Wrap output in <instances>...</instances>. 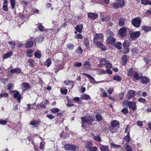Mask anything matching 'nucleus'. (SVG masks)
<instances>
[{
    "label": "nucleus",
    "instance_id": "3c124183",
    "mask_svg": "<svg viewBox=\"0 0 151 151\" xmlns=\"http://www.w3.org/2000/svg\"><path fill=\"white\" fill-rule=\"evenodd\" d=\"M66 46L70 50H73L74 47V45L72 43H70L67 45Z\"/></svg>",
    "mask_w": 151,
    "mask_h": 151
},
{
    "label": "nucleus",
    "instance_id": "f257e3e1",
    "mask_svg": "<svg viewBox=\"0 0 151 151\" xmlns=\"http://www.w3.org/2000/svg\"><path fill=\"white\" fill-rule=\"evenodd\" d=\"M81 120L83 122L87 123L89 125H91L94 120L93 116H86V117H82Z\"/></svg>",
    "mask_w": 151,
    "mask_h": 151
},
{
    "label": "nucleus",
    "instance_id": "a18cd8bd",
    "mask_svg": "<svg viewBox=\"0 0 151 151\" xmlns=\"http://www.w3.org/2000/svg\"><path fill=\"white\" fill-rule=\"evenodd\" d=\"M135 71H134L133 70L132 68L129 69V70L128 71L127 75L129 76H132L133 73Z\"/></svg>",
    "mask_w": 151,
    "mask_h": 151
},
{
    "label": "nucleus",
    "instance_id": "412c9836",
    "mask_svg": "<svg viewBox=\"0 0 151 151\" xmlns=\"http://www.w3.org/2000/svg\"><path fill=\"white\" fill-rule=\"evenodd\" d=\"M34 55L36 58H40L41 57V51L39 50H37L35 53Z\"/></svg>",
    "mask_w": 151,
    "mask_h": 151
},
{
    "label": "nucleus",
    "instance_id": "79ce46f5",
    "mask_svg": "<svg viewBox=\"0 0 151 151\" xmlns=\"http://www.w3.org/2000/svg\"><path fill=\"white\" fill-rule=\"evenodd\" d=\"M51 60L50 59H47L45 62V64L47 67H48L51 64Z\"/></svg>",
    "mask_w": 151,
    "mask_h": 151
},
{
    "label": "nucleus",
    "instance_id": "b1692460",
    "mask_svg": "<svg viewBox=\"0 0 151 151\" xmlns=\"http://www.w3.org/2000/svg\"><path fill=\"white\" fill-rule=\"evenodd\" d=\"M7 3V1H4V3L3 9L5 11H7L8 10Z\"/></svg>",
    "mask_w": 151,
    "mask_h": 151
},
{
    "label": "nucleus",
    "instance_id": "ddd939ff",
    "mask_svg": "<svg viewBox=\"0 0 151 151\" xmlns=\"http://www.w3.org/2000/svg\"><path fill=\"white\" fill-rule=\"evenodd\" d=\"M88 16L89 18H91L93 20L97 19L98 17L97 14L93 13H88Z\"/></svg>",
    "mask_w": 151,
    "mask_h": 151
},
{
    "label": "nucleus",
    "instance_id": "20e7f679",
    "mask_svg": "<svg viewBox=\"0 0 151 151\" xmlns=\"http://www.w3.org/2000/svg\"><path fill=\"white\" fill-rule=\"evenodd\" d=\"M130 37L132 40H135L136 38L139 37L140 35L139 31L133 32L130 31L129 32Z\"/></svg>",
    "mask_w": 151,
    "mask_h": 151
},
{
    "label": "nucleus",
    "instance_id": "6ab92c4d",
    "mask_svg": "<svg viewBox=\"0 0 151 151\" xmlns=\"http://www.w3.org/2000/svg\"><path fill=\"white\" fill-rule=\"evenodd\" d=\"M141 79V82L143 84L147 83L149 81V78L146 77H142Z\"/></svg>",
    "mask_w": 151,
    "mask_h": 151
},
{
    "label": "nucleus",
    "instance_id": "9b49d317",
    "mask_svg": "<svg viewBox=\"0 0 151 151\" xmlns=\"http://www.w3.org/2000/svg\"><path fill=\"white\" fill-rule=\"evenodd\" d=\"M14 97L16 98L18 102L19 103H20L21 95L18 91H16L14 93Z\"/></svg>",
    "mask_w": 151,
    "mask_h": 151
},
{
    "label": "nucleus",
    "instance_id": "2eb2a0df",
    "mask_svg": "<svg viewBox=\"0 0 151 151\" xmlns=\"http://www.w3.org/2000/svg\"><path fill=\"white\" fill-rule=\"evenodd\" d=\"M22 71V69L19 68L12 69L11 70L8 71V73H20Z\"/></svg>",
    "mask_w": 151,
    "mask_h": 151
},
{
    "label": "nucleus",
    "instance_id": "09e8293b",
    "mask_svg": "<svg viewBox=\"0 0 151 151\" xmlns=\"http://www.w3.org/2000/svg\"><path fill=\"white\" fill-rule=\"evenodd\" d=\"M122 44L120 42H118L116 43L115 45L116 47L119 49L122 48Z\"/></svg>",
    "mask_w": 151,
    "mask_h": 151
},
{
    "label": "nucleus",
    "instance_id": "dca6fc26",
    "mask_svg": "<svg viewBox=\"0 0 151 151\" xmlns=\"http://www.w3.org/2000/svg\"><path fill=\"white\" fill-rule=\"evenodd\" d=\"M9 94L7 92L4 91H2L1 93H0V99L2 98H8Z\"/></svg>",
    "mask_w": 151,
    "mask_h": 151
},
{
    "label": "nucleus",
    "instance_id": "6e6552de",
    "mask_svg": "<svg viewBox=\"0 0 151 151\" xmlns=\"http://www.w3.org/2000/svg\"><path fill=\"white\" fill-rule=\"evenodd\" d=\"M93 43L97 46L100 48L102 50L105 51L106 50V48L105 46L102 44V43L100 42L96 41L94 42Z\"/></svg>",
    "mask_w": 151,
    "mask_h": 151
},
{
    "label": "nucleus",
    "instance_id": "338daca9",
    "mask_svg": "<svg viewBox=\"0 0 151 151\" xmlns=\"http://www.w3.org/2000/svg\"><path fill=\"white\" fill-rule=\"evenodd\" d=\"M97 150V148L95 146L91 147L88 151H96Z\"/></svg>",
    "mask_w": 151,
    "mask_h": 151
},
{
    "label": "nucleus",
    "instance_id": "e2e57ef3",
    "mask_svg": "<svg viewBox=\"0 0 151 151\" xmlns=\"http://www.w3.org/2000/svg\"><path fill=\"white\" fill-rule=\"evenodd\" d=\"M60 91L62 93L64 94H66L67 93L68 90L66 89H63L61 88Z\"/></svg>",
    "mask_w": 151,
    "mask_h": 151
},
{
    "label": "nucleus",
    "instance_id": "423d86ee",
    "mask_svg": "<svg viewBox=\"0 0 151 151\" xmlns=\"http://www.w3.org/2000/svg\"><path fill=\"white\" fill-rule=\"evenodd\" d=\"M126 28L125 27H122L120 28L119 31V35L122 37H124L126 36Z\"/></svg>",
    "mask_w": 151,
    "mask_h": 151
},
{
    "label": "nucleus",
    "instance_id": "5701e85b",
    "mask_svg": "<svg viewBox=\"0 0 151 151\" xmlns=\"http://www.w3.org/2000/svg\"><path fill=\"white\" fill-rule=\"evenodd\" d=\"M33 51L31 49H28L26 51L27 56L29 58L31 57L33 55Z\"/></svg>",
    "mask_w": 151,
    "mask_h": 151
},
{
    "label": "nucleus",
    "instance_id": "13d9d810",
    "mask_svg": "<svg viewBox=\"0 0 151 151\" xmlns=\"http://www.w3.org/2000/svg\"><path fill=\"white\" fill-rule=\"evenodd\" d=\"M113 80L117 81H119L121 80L120 77L119 76H115L113 78Z\"/></svg>",
    "mask_w": 151,
    "mask_h": 151
},
{
    "label": "nucleus",
    "instance_id": "0eeeda50",
    "mask_svg": "<svg viewBox=\"0 0 151 151\" xmlns=\"http://www.w3.org/2000/svg\"><path fill=\"white\" fill-rule=\"evenodd\" d=\"M20 87L23 90H27L30 88V86L28 83L23 82L21 84Z\"/></svg>",
    "mask_w": 151,
    "mask_h": 151
},
{
    "label": "nucleus",
    "instance_id": "c85d7f7f",
    "mask_svg": "<svg viewBox=\"0 0 151 151\" xmlns=\"http://www.w3.org/2000/svg\"><path fill=\"white\" fill-rule=\"evenodd\" d=\"M33 42L32 41H30L27 43L25 45V47L26 48L30 47L33 45Z\"/></svg>",
    "mask_w": 151,
    "mask_h": 151
},
{
    "label": "nucleus",
    "instance_id": "0e129e2a",
    "mask_svg": "<svg viewBox=\"0 0 151 151\" xmlns=\"http://www.w3.org/2000/svg\"><path fill=\"white\" fill-rule=\"evenodd\" d=\"M130 108H131L133 110H134L136 108V104H128Z\"/></svg>",
    "mask_w": 151,
    "mask_h": 151
},
{
    "label": "nucleus",
    "instance_id": "58836bf2",
    "mask_svg": "<svg viewBox=\"0 0 151 151\" xmlns=\"http://www.w3.org/2000/svg\"><path fill=\"white\" fill-rule=\"evenodd\" d=\"M14 84L13 83H9L7 86V90H10L13 89L14 88Z\"/></svg>",
    "mask_w": 151,
    "mask_h": 151
},
{
    "label": "nucleus",
    "instance_id": "a211bd4d",
    "mask_svg": "<svg viewBox=\"0 0 151 151\" xmlns=\"http://www.w3.org/2000/svg\"><path fill=\"white\" fill-rule=\"evenodd\" d=\"M83 28V25H77L75 27L76 30L79 33L82 32V30Z\"/></svg>",
    "mask_w": 151,
    "mask_h": 151
},
{
    "label": "nucleus",
    "instance_id": "1a4fd4ad",
    "mask_svg": "<svg viewBox=\"0 0 151 151\" xmlns=\"http://www.w3.org/2000/svg\"><path fill=\"white\" fill-rule=\"evenodd\" d=\"M116 42V39L115 38L112 37H107L106 40V42L108 44H114Z\"/></svg>",
    "mask_w": 151,
    "mask_h": 151
},
{
    "label": "nucleus",
    "instance_id": "4d7b16f0",
    "mask_svg": "<svg viewBox=\"0 0 151 151\" xmlns=\"http://www.w3.org/2000/svg\"><path fill=\"white\" fill-rule=\"evenodd\" d=\"M10 3L12 6V8L13 9H14L15 4V0H11Z\"/></svg>",
    "mask_w": 151,
    "mask_h": 151
},
{
    "label": "nucleus",
    "instance_id": "5fc2aeb1",
    "mask_svg": "<svg viewBox=\"0 0 151 151\" xmlns=\"http://www.w3.org/2000/svg\"><path fill=\"white\" fill-rule=\"evenodd\" d=\"M96 118L97 120L98 121H100L102 119V117L99 114H97L96 115Z\"/></svg>",
    "mask_w": 151,
    "mask_h": 151
},
{
    "label": "nucleus",
    "instance_id": "f8f14e48",
    "mask_svg": "<svg viewBox=\"0 0 151 151\" xmlns=\"http://www.w3.org/2000/svg\"><path fill=\"white\" fill-rule=\"evenodd\" d=\"M103 38V35L101 34H96L95 37L93 38V41H98V40H100Z\"/></svg>",
    "mask_w": 151,
    "mask_h": 151
},
{
    "label": "nucleus",
    "instance_id": "cd10ccee",
    "mask_svg": "<svg viewBox=\"0 0 151 151\" xmlns=\"http://www.w3.org/2000/svg\"><path fill=\"white\" fill-rule=\"evenodd\" d=\"M142 29L145 32L151 30V27L146 26H143L142 27Z\"/></svg>",
    "mask_w": 151,
    "mask_h": 151
},
{
    "label": "nucleus",
    "instance_id": "680f3d73",
    "mask_svg": "<svg viewBox=\"0 0 151 151\" xmlns=\"http://www.w3.org/2000/svg\"><path fill=\"white\" fill-rule=\"evenodd\" d=\"M76 52L78 53H81L83 52V50L80 47H79L76 50Z\"/></svg>",
    "mask_w": 151,
    "mask_h": 151
},
{
    "label": "nucleus",
    "instance_id": "e433bc0d",
    "mask_svg": "<svg viewBox=\"0 0 151 151\" xmlns=\"http://www.w3.org/2000/svg\"><path fill=\"white\" fill-rule=\"evenodd\" d=\"M83 65L86 68H90L91 67L90 63L89 61H86L85 62Z\"/></svg>",
    "mask_w": 151,
    "mask_h": 151
},
{
    "label": "nucleus",
    "instance_id": "49530a36",
    "mask_svg": "<svg viewBox=\"0 0 151 151\" xmlns=\"http://www.w3.org/2000/svg\"><path fill=\"white\" fill-rule=\"evenodd\" d=\"M111 5L115 9H117L120 7L117 3L114 2L111 4Z\"/></svg>",
    "mask_w": 151,
    "mask_h": 151
},
{
    "label": "nucleus",
    "instance_id": "bb28decb",
    "mask_svg": "<svg viewBox=\"0 0 151 151\" xmlns=\"http://www.w3.org/2000/svg\"><path fill=\"white\" fill-rule=\"evenodd\" d=\"M141 3L145 5H150L151 4V2L148 0H141Z\"/></svg>",
    "mask_w": 151,
    "mask_h": 151
},
{
    "label": "nucleus",
    "instance_id": "473e14b6",
    "mask_svg": "<svg viewBox=\"0 0 151 151\" xmlns=\"http://www.w3.org/2000/svg\"><path fill=\"white\" fill-rule=\"evenodd\" d=\"M99 90L103 94V97H106L107 96V94L104 89L102 88H99Z\"/></svg>",
    "mask_w": 151,
    "mask_h": 151
},
{
    "label": "nucleus",
    "instance_id": "6e6d98bb",
    "mask_svg": "<svg viewBox=\"0 0 151 151\" xmlns=\"http://www.w3.org/2000/svg\"><path fill=\"white\" fill-rule=\"evenodd\" d=\"M110 145L114 148H119L121 147V145H117L113 143H110Z\"/></svg>",
    "mask_w": 151,
    "mask_h": 151
},
{
    "label": "nucleus",
    "instance_id": "2f4dec72",
    "mask_svg": "<svg viewBox=\"0 0 151 151\" xmlns=\"http://www.w3.org/2000/svg\"><path fill=\"white\" fill-rule=\"evenodd\" d=\"M129 42L128 40H125L123 43V46L124 47H128L129 46Z\"/></svg>",
    "mask_w": 151,
    "mask_h": 151
},
{
    "label": "nucleus",
    "instance_id": "c03bdc74",
    "mask_svg": "<svg viewBox=\"0 0 151 151\" xmlns=\"http://www.w3.org/2000/svg\"><path fill=\"white\" fill-rule=\"evenodd\" d=\"M132 52L133 55H136V54H138V51L137 48H133L131 50Z\"/></svg>",
    "mask_w": 151,
    "mask_h": 151
},
{
    "label": "nucleus",
    "instance_id": "8fccbe9b",
    "mask_svg": "<svg viewBox=\"0 0 151 151\" xmlns=\"http://www.w3.org/2000/svg\"><path fill=\"white\" fill-rule=\"evenodd\" d=\"M122 60L123 61V64L125 65L126 64L127 60V58L126 56H124L122 58Z\"/></svg>",
    "mask_w": 151,
    "mask_h": 151
},
{
    "label": "nucleus",
    "instance_id": "aec40b11",
    "mask_svg": "<svg viewBox=\"0 0 151 151\" xmlns=\"http://www.w3.org/2000/svg\"><path fill=\"white\" fill-rule=\"evenodd\" d=\"M106 36L107 37H114V34L110 29H108L107 32Z\"/></svg>",
    "mask_w": 151,
    "mask_h": 151
},
{
    "label": "nucleus",
    "instance_id": "a19ab883",
    "mask_svg": "<svg viewBox=\"0 0 151 151\" xmlns=\"http://www.w3.org/2000/svg\"><path fill=\"white\" fill-rule=\"evenodd\" d=\"M84 45L85 47L88 49L89 48V42L87 39H85L84 40Z\"/></svg>",
    "mask_w": 151,
    "mask_h": 151
},
{
    "label": "nucleus",
    "instance_id": "39448f33",
    "mask_svg": "<svg viewBox=\"0 0 151 151\" xmlns=\"http://www.w3.org/2000/svg\"><path fill=\"white\" fill-rule=\"evenodd\" d=\"M82 74L83 76H86L89 79H90V80H89V81L91 83H92L94 84L95 83H98L100 82L99 81L96 82L95 81L94 78L92 76H91L90 75L86 73H83Z\"/></svg>",
    "mask_w": 151,
    "mask_h": 151
},
{
    "label": "nucleus",
    "instance_id": "72a5a7b5",
    "mask_svg": "<svg viewBox=\"0 0 151 151\" xmlns=\"http://www.w3.org/2000/svg\"><path fill=\"white\" fill-rule=\"evenodd\" d=\"M39 122L38 121H32L30 123V124L36 126H37L39 124Z\"/></svg>",
    "mask_w": 151,
    "mask_h": 151
},
{
    "label": "nucleus",
    "instance_id": "7ed1b4c3",
    "mask_svg": "<svg viewBox=\"0 0 151 151\" xmlns=\"http://www.w3.org/2000/svg\"><path fill=\"white\" fill-rule=\"evenodd\" d=\"M141 22V19L139 17L134 18L132 22V25L136 27H138L140 26Z\"/></svg>",
    "mask_w": 151,
    "mask_h": 151
},
{
    "label": "nucleus",
    "instance_id": "f3484780",
    "mask_svg": "<svg viewBox=\"0 0 151 151\" xmlns=\"http://www.w3.org/2000/svg\"><path fill=\"white\" fill-rule=\"evenodd\" d=\"M101 151H111L107 145H102L100 147Z\"/></svg>",
    "mask_w": 151,
    "mask_h": 151
},
{
    "label": "nucleus",
    "instance_id": "c756f323",
    "mask_svg": "<svg viewBox=\"0 0 151 151\" xmlns=\"http://www.w3.org/2000/svg\"><path fill=\"white\" fill-rule=\"evenodd\" d=\"M12 52H9L6 53L3 55L4 59L8 58L12 55Z\"/></svg>",
    "mask_w": 151,
    "mask_h": 151
},
{
    "label": "nucleus",
    "instance_id": "774afa93",
    "mask_svg": "<svg viewBox=\"0 0 151 151\" xmlns=\"http://www.w3.org/2000/svg\"><path fill=\"white\" fill-rule=\"evenodd\" d=\"M98 73L99 75L105 74L106 73L105 71L103 70H99L98 72Z\"/></svg>",
    "mask_w": 151,
    "mask_h": 151
},
{
    "label": "nucleus",
    "instance_id": "37998d69",
    "mask_svg": "<svg viewBox=\"0 0 151 151\" xmlns=\"http://www.w3.org/2000/svg\"><path fill=\"white\" fill-rule=\"evenodd\" d=\"M118 3L119 7L120 8L122 7L124 5V0H120Z\"/></svg>",
    "mask_w": 151,
    "mask_h": 151
},
{
    "label": "nucleus",
    "instance_id": "a878e982",
    "mask_svg": "<svg viewBox=\"0 0 151 151\" xmlns=\"http://www.w3.org/2000/svg\"><path fill=\"white\" fill-rule=\"evenodd\" d=\"M124 146L125 147V151H133L132 147L130 146L127 143L125 144Z\"/></svg>",
    "mask_w": 151,
    "mask_h": 151
},
{
    "label": "nucleus",
    "instance_id": "7c9ffc66",
    "mask_svg": "<svg viewBox=\"0 0 151 151\" xmlns=\"http://www.w3.org/2000/svg\"><path fill=\"white\" fill-rule=\"evenodd\" d=\"M129 132L130 130H129L127 136L125 137V139L127 142H129L130 141L131 139L130 137Z\"/></svg>",
    "mask_w": 151,
    "mask_h": 151
},
{
    "label": "nucleus",
    "instance_id": "864d4df0",
    "mask_svg": "<svg viewBox=\"0 0 151 151\" xmlns=\"http://www.w3.org/2000/svg\"><path fill=\"white\" fill-rule=\"evenodd\" d=\"M52 113H56L60 111V110L57 108H53L51 110Z\"/></svg>",
    "mask_w": 151,
    "mask_h": 151
},
{
    "label": "nucleus",
    "instance_id": "f704fd0d",
    "mask_svg": "<svg viewBox=\"0 0 151 151\" xmlns=\"http://www.w3.org/2000/svg\"><path fill=\"white\" fill-rule=\"evenodd\" d=\"M124 21L125 20L124 18H121L119 20V25L121 26H123L124 24Z\"/></svg>",
    "mask_w": 151,
    "mask_h": 151
},
{
    "label": "nucleus",
    "instance_id": "f03ea898",
    "mask_svg": "<svg viewBox=\"0 0 151 151\" xmlns=\"http://www.w3.org/2000/svg\"><path fill=\"white\" fill-rule=\"evenodd\" d=\"M64 148L66 150L73 151H77L79 149L78 146L73 145L65 144L64 145Z\"/></svg>",
    "mask_w": 151,
    "mask_h": 151
},
{
    "label": "nucleus",
    "instance_id": "4be33fe9",
    "mask_svg": "<svg viewBox=\"0 0 151 151\" xmlns=\"http://www.w3.org/2000/svg\"><path fill=\"white\" fill-rule=\"evenodd\" d=\"M119 122L118 121L115 120L112 122L111 123V126L114 127H118L117 126H119Z\"/></svg>",
    "mask_w": 151,
    "mask_h": 151
},
{
    "label": "nucleus",
    "instance_id": "393cba45",
    "mask_svg": "<svg viewBox=\"0 0 151 151\" xmlns=\"http://www.w3.org/2000/svg\"><path fill=\"white\" fill-rule=\"evenodd\" d=\"M27 62L29 63V65L30 67H32L34 66L35 62L32 59H29L27 60Z\"/></svg>",
    "mask_w": 151,
    "mask_h": 151
},
{
    "label": "nucleus",
    "instance_id": "4468645a",
    "mask_svg": "<svg viewBox=\"0 0 151 151\" xmlns=\"http://www.w3.org/2000/svg\"><path fill=\"white\" fill-rule=\"evenodd\" d=\"M134 78L133 79V81L135 82L136 81L138 80L140 78V76L137 71H135L133 73L132 75Z\"/></svg>",
    "mask_w": 151,
    "mask_h": 151
},
{
    "label": "nucleus",
    "instance_id": "052dcab7",
    "mask_svg": "<svg viewBox=\"0 0 151 151\" xmlns=\"http://www.w3.org/2000/svg\"><path fill=\"white\" fill-rule=\"evenodd\" d=\"M9 43L11 45V47L13 49L14 48L15 45V43L12 41H10L9 42Z\"/></svg>",
    "mask_w": 151,
    "mask_h": 151
},
{
    "label": "nucleus",
    "instance_id": "69168bd1",
    "mask_svg": "<svg viewBox=\"0 0 151 151\" xmlns=\"http://www.w3.org/2000/svg\"><path fill=\"white\" fill-rule=\"evenodd\" d=\"M82 65V63L80 62H76L74 64V66L77 67H80Z\"/></svg>",
    "mask_w": 151,
    "mask_h": 151
},
{
    "label": "nucleus",
    "instance_id": "c9c22d12",
    "mask_svg": "<svg viewBox=\"0 0 151 151\" xmlns=\"http://www.w3.org/2000/svg\"><path fill=\"white\" fill-rule=\"evenodd\" d=\"M82 99L84 100H88L90 99L89 96L86 94H83L81 97Z\"/></svg>",
    "mask_w": 151,
    "mask_h": 151
},
{
    "label": "nucleus",
    "instance_id": "de8ad7c7",
    "mask_svg": "<svg viewBox=\"0 0 151 151\" xmlns=\"http://www.w3.org/2000/svg\"><path fill=\"white\" fill-rule=\"evenodd\" d=\"M108 60H106L105 59H102L99 60V62L101 65H105V64L106 63V62Z\"/></svg>",
    "mask_w": 151,
    "mask_h": 151
},
{
    "label": "nucleus",
    "instance_id": "bf43d9fd",
    "mask_svg": "<svg viewBox=\"0 0 151 151\" xmlns=\"http://www.w3.org/2000/svg\"><path fill=\"white\" fill-rule=\"evenodd\" d=\"M38 28L41 31H43L44 29V27L40 23L38 24Z\"/></svg>",
    "mask_w": 151,
    "mask_h": 151
},
{
    "label": "nucleus",
    "instance_id": "ea45409f",
    "mask_svg": "<svg viewBox=\"0 0 151 151\" xmlns=\"http://www.w3.org/2000/svg\"><path fill=\"white\" fill-rule=\"evenodd\" d=\"M92 146V144L91 142H88L86 143L85 145V148L87 149L88 151L89 149H90Z\"/></svg>",
    "mask_w": 151,
    "mask_h": 151
},
{
    "label": "nucleus",
    "instance_id": "4c0bfd02",
    "mask_svg": "<svg viewBox=\"0 0 151 151\" xmlns=\"http://www.w3.org/2000/svg\"><path fill=\"white\" fill-rule=\"evenodd\" d=\"M117 127H114L112 126L109 127V130L112 133L115 132L117 130Z\"/></svg>",
    "mask_w": 151,
    "mask_h": 151
},
{
    "label": "nucleus",
    "instance_id": "603ef678",
    "mask_svg": "<svg viewBox=\"0 0 151 151\" xmlns=\"http://www.w3.org/2000/svg\"><path fill=\"white\" fill-rule=\"evenodd\" d=\"M106 63L105 64V66L106 68H110L112 67V65L111 64L109 63V62L108 61L106 62Z\"/></svg>",
    "mask_w": 151,
    "mask_h": 151
},
{
    "label": "nucleus",
    "instance_id": "9d476101",
    "mask_svg": "<svg viewBox=\"0 0 151 151\" xmlns=\"http://www.w3.org/2000/svg\"><path fill=\"white\" fill-rule=\"evenodd\" d=\"M136 92L132 90H131L127 93V96L128 99H131L134 97L135 95Z\"/></svg>",
    "mask_w": 151,
    "mask_h": 151
}]
</instances>
